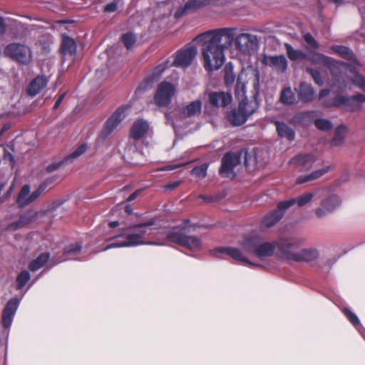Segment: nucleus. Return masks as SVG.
<instances>
[{"mask_svg":"<svg viewBox=\"0 0 365 365\" xmlns=\"http://www.w3.org/2000/svg\"><path fill=\"white\" fill-rule=\"evenodd\" d=\"M234 39L237 49L242 53L254 51L258 43L257 36L250 34L242 33L235 38L234 29L230 28L210 30L194 38L202 43V56L207 71L217 70L223 65L224 51L232 46Z\"/></svg>","mask_w":365,"mask_h":365,"instance_id":"nucleus-1","label":"nucleus"},{"mask_svg":"<svg viewBox=\"0 0 365 365\" xmlns=\"http://www.w3.org/2000/svg\"><path fill=\"white\" fill-rule=\"evenodd\" d=\"M153 222L140 223L120 228V233L108 239L110 242L103 248L106 251L113 248L135 247L140 245H164V243L145 241L146 235L150 234Z\"/></svg>","mask_w":365,"mask_h":365,"instance_id":"nucleus-2","label":"nucleus"},{"mask_svg":"<svg viewBox=\"0 0 365 365\" xmlns=\"http://www.w3.org/2000/svg\"><path fill=\"white\" fill-rule=\"evenodd\" d=\"M313 64L327 67L331 75V84L341 89L346 86V71L349 67V63L334 59L318 52H314L307 58Z\"/></svg>","mask_w":365,"mask_h":365,"instance_id":"nucleus-3","label":"nucleus"},{"mask_svg":"<svg viewBox=\"0 0 365 365\" xmlns=\"http://www.w3.org/2000/svg\"><path fill=\"white\" fill-rule=\"evenodd\" d=\"M240 245L245 252L260 259L272 256L277 249L276 241H264L256 234L245 236Z\"/></svg>","mask_w":365,"mask_h":365,"instance_id":"nucleus-4","label":"nucleus"},{"mask_svg":"<svg viewBox=\"0 0 365 365\" xmlns=\"http://www.w3.org/2000/svg\"><path fill=\"white\" fill-rule=\"evenodd\" d=\"M167 239L191 251H197L202 247L200 240L195 236L188 235L187 228L185 226L173 229L167 234Z\"/></svg>","mask_w":365,"mask_h":365,"instance_id":"nucleus-5","label":"nucleus"},{"mask_svg":"<svg viewBox=\"0 0 365 365\" xmlns=\"http://www.w3.org/2000/svg\"><path fill=\"white\" fill-rule=\"evenodd\" d=\"M202 109V103L200 101L197 100L191 102L186 107L182 109H178L175 110V115L176 119L173 120L170 113H166L165 117L167 123L172 125L174 129L179 127H183L187 123V118L194 117L200 113Z\"/></svg>","mask_w":365,"mask_h":365,"instance_id":"nucleus-6","label":"nucleus"},{"mask_svg":"<svg viewBox=\"0 0 365 365\" xmlns=\"http://www.w3.org/2000/svg\"><path fill=\"white\" fill-rule=\"evenodd\" d=\"M342 205V199L340 195L331 193L324 197L319 206L314 210V215L318 219L327 217L339 209Z\"/></svg>","mask_w":365,"mask_h":365,"instance_id":"nucleus-7","label":"nucleus"},{"mask_svg":"<svg viewBox=\"0 0 365 365\" xmlns=\"http://www.w3.org/2000/svg\"><path fill=\"white\" fill-rule=\"evenodd\" d=\"M19 301L16 298L11 299L5 305L1 314V324L3 329L1 332L0 339L6 340L9 334L10 327L17 312Z\"/></svg>","mask_w":365,"mask_h":365,"instance_id":"nucleus-8","label":"nucleus"},{"mask_svg":"<svg viewBox=\"0 0 365 365\" xmlns=\"http://www.w3.org/2000/svg\"><path fill=\"white\" fill-rule=\"evenodd\" d=\"M277 254L283 259L293 260L297 256L299 242L292 238H279L276 241Z\"/></svg>","mask_w":365,"mask_h":365,"instance_id":"nucleus-9","label":"nucleus"},{"mask_svg":"<svg viewBox=\"0 0 365 365\" xmlns=\"http://www.w3.org/2000/svg\"><path fill=\"white\" fill-rule=\"evenodd\" d=\"M294 204L295 200L294 199L279 202L276 210L264 217L260 224V228L262 230H265L274 226L281 220L285 210Z\"/></svg>","mask_w":365,"mask_h":365,"instance_id":"nucleus-10","label":"nucleus"},{"mask_svg":"<svg viewBox=\"0 0 365 365\" xmlns=\"http://www.w3.org/2000/svg\"><path fill=\"white\" fill-rule=\"evenodd\" d=\"M6 56L22 64H28L31 61V53L26 46L19 43H10L5 48Z\"/></svg>","mask_w":365,"mask_h":365,"instance_id":"nucleus-11","label":"nucleus"},{"mask_svg":"<svg viewBox=\"0 0 365 365\" xmlns=\"http://www.w3.org/2000/svg\"><path fill=\"white\" fill-rule=\"evenodd\" d=\"M240 155L234 153H227L222 158V164L220 169L221 175L224 178H234L236 175L235 168L240 165Z\"/></svg>","mask_w":365,"mask_h":365,"instance_id":"nucleus-12","label":"nucleus"},{"mask_svg":"<svg viewBox=\"0 0 365 365\" xmlns=\"http://www.w3.org/2000/svg\"><path fill=\"white\" fill-rule=\"evenodd\" d=\"M128 108V107L118 108L106 121L101 132V136L103 138H107L119 126L122 120L125 118L126 115L125 111Z\"/></svg>","mask_w":365,"mask_h":365,"instance_id":"nucleus-13","label":"nucleus"},{"mask_svg":"<svg viewBox=\"0 0 365 365\" xmlns=\"http://www.w3.org/2000/svg\"><path fill=\"white\" fill-rule=\"evenodd\" d=\"M175 93V86L168 82H162L159 84L155 95V102L158 106H167L171 102Z\"/></svg>","mask_w":365,"mask_h":365,"instance_id":"nucleus-14","label":"nucleus"},{"mask_svg":"<svg viewBox=\"0 0 365 365\" xmlns=\"http://www.w3.org/2000/svg\"><path fill=\"white\" fill-rule=\"evenodd\" d=\"M212 255L216 257H220V254H225L231 257L233 259L242 262L252 267H258V264L252 263L242 252V251L232 247H220L211 251Z\"/></svg>","mask_w":365,"mask_h":365,"instance_id":"nucleus-15","label":"nucleus"},{"mask_svg":"<svg viewBox=\"0 0 365 365\" xmlns=\"http://www.w3.org/2000/svg\"><path fill=\"white\" fill-rule=\"evenodd\" d=\"M197 52L195 46H188L176 53L173 64L177 67H187L195 58Z\"/></svg>","mask_w":365,"mask_h":365,"instance_id":"nucleus-16","label":"nucleus"},{"mask_svg":"<svg viewBox=\"0 0 365 365\" xmlns=\"http://www.w3.org/2000/svg\"><path fill=\"white\" fill-rule=\"evenodd\" d=\"M316 158L312 154H299L289 160V164L300 171L309 170L314 163Z\"/></svg>","mask_w":365,"mask_h":365,"instance_id":"nucleus-17","label":"nucleus"},{"mask_svg":"<svg viewBox=\"0 0 365 365\" xmlns=\"http://www.w3.org/2000/svg\"><path fill=\"white\" fill-rule=\"evenodd\" d=\"M262 63L277 73H282L287 69V60L284 56H265Z\"/></svg>","mask_w":365,"mask_h":365,"instance_id":"nucleus-18","label":"nucleus"},{"mask_svg":"<svg viewBox=\"0 0 365 365\" xmlns=\"http://www.w3.org/2000/svg\"><path fill=\"white\" fill-rule=\"evenodd\" d=\"M331 53H336L342 58L349 61L354 70H355L354 66H360L361 64L356 60V56L353 51L348 47L341 45H333L330 47Z\"/></svg>","mask_w":365,"mask_h":365,"instance_id":"nucleus-19","label":"nucleus"},{"mask_svg":"<svg viewBox=\"0 0 365 365\" xmlns=\"http://www.w3.org/2000/svg\"><path fill=\"white\" fill-rule=\"evenodd\" d=\"M150 130V125L148 121L143 119H138L133 124L130 136L133 139L138 140L145 137Z\"/></svg>","mask_w":365,"mask_h":365,"instance_id":"nucleus-20","label":"nucleus"},{"mask_svg":"<svg viewBox=\"0 0 365 365\" xmlns=\"http://www.w3.org/2000/svg\"><path fill=\"white\" fill-rule=\"evenodd\" d=\"M209 101L212 106L225 107L231 103L232 97L229 93L212 92L209 94Z\"/></svg>","mask_w":365,"mask_h":365,"instance_id":"nucleus-21","label":"nucleus"},{"mask_svg":"<svg viewBox=\"0 0 365 365\" xmlns=\"http://www.w3.org/2000/svg\"><path fill=\"white\" fill-rule=\"evenodd\" d=\"M295 90L299 99L303 103L311 102L315 97V92L312 86L306 82H302Z\"/></svg>","mask_w":365,"mask_h":365,"instance_id":"nucleus-22","label":"nucleus"},{"mask_svg":"<svg viewBox=\"0 0 365 365\" xmlns=\"http://www.w3.org/2000/svg\"><path fill=\"white\" fill-rule=\"evenodd\" d=\"M319 257V250L314 247H309L299 250L295 262H311L317 259Z\"/></svg>","mask_w":365,"mask_h":365,"instance_id":"nucleus-23","label":"nucleus"},{"mask_svg":"<svg viewBox=\"0 0 365 365\" xmlns=\"http://www.w3.org/2000/svg\"><path fill=\"white\" fill-rule=\"evenodd\" d=\"M48 83V79L43 76H38L29 84L28 93L34 96L37 95Z\"/></svg>","mask_w":365,"mask_h":365,"instance_id":"nucleus-24","label":"nucleus"},{"mask_svg":"<svg viewBox=\"0 0 365 365\" xmlns=\"http://www.w3.org/2000/svg\"><path fill=\"white\" fill-rule=\"evenodd\" d=\"M242 106L243 104L239 106L237 109H232L228 113L227 118L232 125L238 126L247 121V118L242 110Z\"/></svg>","mask_w":365,"mask_h":365,"instance_id":"nucleus-25","label":"nucleus"},{"mask_svg":"<svg viewBox=\"0 0 365 365\" xmlns=\"http://www.w3.org/2000/svg\"><path fill=\"white\" fill-rule=\"evenodd\" d=\"M142 156V153L138 151L133 144H128L125 148L123 158L125 161L130 164L138 165L140 162L138 161V158Z\"/></svg>","mask_w":365,"mask_h":365,"instance_id":"nucleus-26","label":"nucleus"},{"mask_svg":"<svg viewBox=\"0 0 365 365\" xmlns=\"http://www.w3.org/2000/svg\"><path fill=\"white\" fill-rule=\"evenodd\" d=\"M274 125L276 126L277 134L279 137L286 138L289 141H292L294 139V130L288 126L286 123L279 121H275Z\"/></svg>","mask_w":365,"mask_h":365,"instance_id":"nucleus-27","label":"nucleus"},{"mask_svg":"<svg viewBox=\"0 0 365 365\" xmlns=\"http://www.w3.org/2000/svg\"><path fill=\"white\" fill-rule=\"evenodd\" d=\"M170 66V62L166 61L162 63L161 64L156 66L150 73V75L144 81V82L140 85V87H145L144 84H148L150 82L153 83L155 81L158 80V78L161 76L163 73L169 68Z\"/></svg>","mask_w":365,"mask_h":365,"instance_id":"nucleus-28","label":"nucleus"},{"mask_svg":"<svg viewBox=\"0 0 365 365\" xmlns=\"http://www.w3.org/2000/svg\"><path fill=\"white\" fill-rule=\"evenodd\" d=\"M329 166L324 167L322 169L317 170L309 175H300L296 180V183L298 185L303 184L309 181L315 180L329 170Z\"/></svg>","mask_w":365,"mask_h":365,"instance_id":"nucleus-29","label":"nucleus"},{"mask_svg":"<svg viewBox=\"0 0 365 365\" xmlns=\"http://www.w3.org/2000/svg\"><path fill=\"white\" fill-rule=\"evenodd\" d=\"M345 109L349 110H355L360 107V104L365 102L364 94H357L351 97L344 96Z\"/></svg>","mask_w":365,"mask_h":365,"instance_id":"nucleus-30","label":"nucleus"},{"mask_svg":"<svg viewBox=\"0 0 365 365\" xmlns=\"http://www.w3.org/2000/svg\"><path fill=\"white\" fill-rule=\"evenodd\" d=\"M76 43L73 39L68 36H63L62 39L61 50L63 56H71L76 52Z\"/></svg>","mask_w":365,"mask_h":365,"instance_id":"nucleus-31","label":"nucleus"},{"mask_svg":"<svg viewBox=\"0 0 365 365\" xmlns=\"http://www.w3.org/2000/svg\"><path fill=\"white\" fill-rule=\"evenodd\" d=\"M49 257L50 255L48 252L41 254L36 259L29 263V269L32 272L38 270L48 261Z\"/></svg>","mask_w":365,"mask_h":365,"instance_id":"nucleus-32","label":"nucleus"},{"mask_svg":"<svg viewBox=\"0 0 365 365\" xmlns=\"http://www.w3.org/2000/svg\"><path fill=\"white\" fill-rule=\"evenodd\" d=\"M82 249V246L78 243L71 244L67 246L63 252V259L61 261L74 259L75 256L78 255Z\"/></svg>","mask_w":365,"mask_h":365,"instance_id":"nucleus-33","label":"nucleus"},{"mask_svg":"<svg viewBox=\"0 0 365 365\" xmlns=\"http://www.w3.org/2000/svg\"><path fill=\"white\" fill-rule=\"evenodd\" d=\"M284 47L287 56L291 61L307 59V55L305 53L300 50L294 49L290 44L286 43Z\"/></svg>","mask_w":365,"mask_h":365,"instance_id":"nucleus-34","label":"nucleus"},{"mask_svg":"<svg viewBox=\"0 0 365 365\" xmlns=\"http://www.w3.org/2000/svg\"><path fill=\"white\" fill-rule=\"evenodd\" d=\"M244 114L245 115V117L247 118L250 115H252L257 108V104L256 101H249L247 98H245L242 99L240 103L239 106H242Z\"/></svg>","mask_w":365,"mask_h":365,"instance_id":"nucleus-35","label":"nucleus"},{"mask_svg":"<svg viewBox=\"0 0 365 365\" xmlns=\"http://www.w3.org/2000/svg\"><path fill=\"white\" fill-rule=\"evenodd\" d=\"M280 101L285 105H293L297 103L295 95L289 87L282 91Z\"/></svg>","mask_w":365,"mask_h":365,"instance_id":"nucleus-36","label":"nucleus"},{"mask_svg":"<svg viewBox=\"0 0 365 365\" xmlns=\"http://www.w3.org/2000/svg\"><path fill=\"white\" fill-rule=\"evenodd\" d=\"M346 133V127L344 125H339L334 132V136L331 141V145L334 146L340 145L345 138V135Z\"/></svg>","mask_w":365,"mask_h":365,"instance_id":"nucleus-37","label":"nucleus"},{"mask_svg":"<svg viewBox=\"0 0 365 365\" xmlns=\"http://www.w3.org/2000/svg\"><path fill=\"white\" fill-rule=\"evenodd\" d=\"M347 71L354 73V76L350 78L352 83L365 91V77L355 71L351 65H349Z\"/></svg>","mask_w":365,"mask_h":365,"instance_id":"nucleus-38","label":"nucleus"},{"mask_svg":"<svg viewBox=\"0 0 365 365\" xmlns=\"http://www.w3.org/2000/svg\"><path fill=\"white\" fill-rule=\"evenodd\" d=\"M344 101H346L344 98V96H336L332 99L324 101L322 103V106L324 108H330V107H341L345 108Z\"/></svg>","mask_w":365,"mask_h":365,"instance_id":"nucleus-39","label":"nucleus"},{"mask_svg":"<svg viewBox=\"0 0 365 365\" xmlns=\"http://www.w3.org/2000/svg\"><path fill=\"white\" fill-rule=\"evenodd\" d=\"M342 313L344 314V316L346 317V319L349 320V322L356 328L359 329V327H361V323L359 321V319L356 316V314L352 312L349 309L344 307L341 309Z\"/></svg>","mask_w":365,"mask_h":365,"instance_id":"nucleus-40","label":"nucleus"},{"mask_svg":"<svg viewBox=\"0 0 365 365\" xmlns=\"http://www.w3.org/2000/svg\"><path fill=\"white\" fill-rule=\"evenodd\" d=\"M30 192V187L28 185H25L21 189L19 194L17 197V203L21 207H24L28 205V198H25Z\"/></svg>","mask_w":365,"mask_h":365,"instance_id":"nucleus-41","label":"nucleus"},{"mask_svg":"<svg viewBox=\"0 0 365 365\" xmlns=\"http://www.w3.org/2000/svg\"><path fill=\"white\" fill-rule=\"evenodd\" d=\"M315 127L322 131H329L332 128V123L325 118H317L314 121Z\"/></svg>","mask_w":365,"mask_h":365,"instance_id":"nucleus-42","label":"nucleus"},{"mask_svg":"<svg viewBox=\"0 0 365 365\" xmlns=\"http://www.w3.org/2000/svg\"><path fill=\"white\" fill-rule=\"evenodd\" d=\"M30 279L31 275L29 271H21L16 277L17 289H22L26 285V284L29 281Z\"/></svg>","mask_w":365,"mask_h":365,"instance_id":"nucleus-43","label":"nucleus"},{"mask_svg":"<svg viewBox=\"0 0 365 365\" xmlns=\"http://www.w3.org/2000/svg\"><path fill=\"white\" fill-rule=\"evenodd\" d=\"M210 0H188L184 6V11L190 9H195L205 6Z\"/></svg>","mask_w":365,"mask_h":365,"instance_id":"nucleus-44","label":"nucleus"},{"mask_svg":"<svg viewBox=\"0 0 365 365\" xmlns=\"http://www.w3.org/2000/svg\"><path fill=\"white\" fill-rule=\"evenodd\" d=\"M122 41L127 49H130L135 43L136 37L134 34L128 32L121 37Z\"/></svg>","mask_w":365,"mask_h":365,"instance_id":"nucleus-45","label":"nucleus"},{"mask_svg":"<svg viewBox=\"0 0 365 365\" xmlns=\"http://www.w3.org/2000/svg\"><path fill=\"white\" fill-rule=\"evenodd\" d=\"M314 195L312 192H306L297 199L293 198L295 200V203L297 204L298 207H303L309 203L314 197Z\"/></svg>","mask_w":365,"mask_h":365,"instance_id":"nucleus-46","label":"nucleus"},{"mask_svg":"<svg viewBox=\"0 0 365 365\" xmlns=\"http://www.w3.org/2000/svg\"><path fill=\"white\" fill-rule=\"evenodd\" d=\"M303 38L306 43L308 46V48L313 49H319V44L316 41V39L313 37V36L310 33H307L303 36Z\"/></svg>","mask_w":365,"mask_h":365,"instance_id":"nucleus-47","label":"nucleus"},{"mask_svg":"<svg viewBox=\"0 0 365 365\" xmlns=\"http://www.w3.org/2000/svg\"><path fill=\"white\" fill-rule=\"evenodd\" d=\"M306 71L312 76L315 83L319 86H322L324 84V81L319 71L312 68H307Z\"/></svg>","mask_w":365,"mask_h":365,"instance_id":"nucleus-48","label":"nucleus"},{"mask_svg":"<svg viewBox=\"0 0 365 365\" xmlns=\"http://www.w3.org/2000/svg\"><path fill=\"white\" fill-rule=\"evenodd\" d=\"M207 165L203 164L194 168L191 170V174L199 178H204L207 175Z\"/></svg>","mask_w":365,"mask_h":365,"instance_id":"nucleus-49","label":"nucleus"},{"mask_svg":"<svg viewBox=\"0 0 365 365\" xmlns=\"http://www.w3.org/2000/svg\"><path fill=\"white\" fill-rule=\"evenodd\" d=\"M87 148L88 146L86 143L79 145L65 160L67 161L81 156L86 151Z\"/></svg>","mask_w":365,"mask_h":365,"instance_id":"nucleus-50","label":"nucleus"},{"mask_svg":"<svg viewBox=\"0 0 365 365\" xmlns=\"http://www.w3.org/2000/svg\"><path fill=\"white\" fill-rule=\"evenodd\" d=\"M46 188V183L41 184L39 187L36 190H34L28 197V205L35 200Z\"/></svg>","mask_w":365,"mask_h":365,"instance_id":"nucleus-51","label":"nucleus"},{"mask_svg":"<svg viewBox=\"0 0 365 365\" xmlns=\"http://www.w3.org/2000/svg\"><path fill=\"white\" fill-rule=\"evenodd\" d=\"M26 220L27 219H26V215L21 216L19 221H16V222L9 224L7 227V229L9 230H12V231L16 230L20 228L21 227H22L23 225H24L26 223Z\"/></svg>","mask_w":365,"mask_h":365,"instance_id":"nucleus-52","label":"nucleus"},{"mask_svg":"<svg viewBox=\"0 0 365 365\" xmlns=\"http://www.w3.org/2000/svg\"><path fill=\"white\" fill-rule=\"evenodd\" d=\"M118 3L115 1L111 2L105 6L104 11L107 13H112L117 10Z\"/></svg>","mask_w":365,"mask_h":365,"instance_id":"nucleus-53","label":"nucleus"},{"mask_svg":"<svg viewBox=\"0 0 365 365\" xmlns=\"http://www.w3.org/2000/svg\"><path fill=\"white\" fill-rule=\"evenodd\" d=\"M187 163H189V161H185V162H183L182 163H178V164L168 165V166H166L164 168V170H172L180 168V167L183 166V165H185Z\"/></svg>","mask_w":365,"mask_h":365,"instance_id":"nucleus-54","label":"nucleus"},{"mask_svg":"<svg viewBox=\"0 0 365 365\" xmlns=\"http://www.w3.org/2000/svg\"><path fill=\"white\" fill-rule=\"evenodd\" d=\"M180 185V182L179 181H174V182H172L169 184H167L163 186V188L165 190H173L175 188H176L177 187H178Z\"/></svg>","mask_w":365,"mask_h":365,"instance_id":"nucleus-55","label":"nucleus"},{"mask_svg":"<svg viewBox=\"0 0 365 365\" xmlns=\"http://www.w3.org/2000/svg\"><path fill=\"white\" fill-rule=\"evenodd\" d=\"M63 163V162H60L58 163H53V164L49 165L47 166L46 170L48 173L53 172L55 170L58 169Z\"/></svg>","mask_w":365,"mask_h":365,"instance_id":"nucleus-56","label":"nucleus"},{"mask_svg":"<svg viewBox=\"0 0 365 365\" xmlns=\"http://www.w3.org/2000/svg\"><path fill=\"white\" fill-rule=\"evenodd\" d=\"M329 93H330V91L327 88L321 90L319 93V99L321 100V99L324 98V97L328 96L329 94Z\"/></svg>","mask_w":365,"mask_h":365,"instance_id":"nucleus-57","label":"nucleus"},{"mask_svg":"<svg viewBox=\"0 0 365 365\" xmlns=\"http://www.w3.org/2000/svg\"><path fill=\"white\" fill-rule=\"evenodd\" d=\"M140 192V190L135 191L130 195H129V197L127 198V201L130 202V201L134 200L138 197V195H139Z\"/></svg>","mask_w":365,"mask_h":365,"instance_id":"nucleus-58","label":"nucleus"},{"mask_svg":"<svg viewBox=\"0 0 365 365\" xmlns=\"http://www.w3.org/2000/svg\"><path fill=\"white\" fill-rule=\"evenodd\" d=\"M64 96H65V94H61L58 98L57 99V101H56L54 106H53V109H57L58 108V106H60L61 101H63V99L64 98Z\"/></svg>","mask_w":365,"mask_h":365,"instance_id":"nucleus-59","label":"nucleus"},{"mask_svg":"<svg viewBox=\"0 0 365 365\" xmlns=\"http://www.w3.org/2000/svg\"><path fill=\"white\" fill-rule=\"evenodd\" d=\"M5 31V23L4 19L0 17V35H2Z\"/></svg>","mask_w":365,"mask_h":365,"instance_id":"nucleus-60","label":"nucleus"},{"mask_svg":"<svg viewBox=\"0 0 365 365\" xmlns=\"http://www.w3.org/2000/svg\"><path fill=\"white\" fill-rule=\"evenodd\" d=\"M235 80V77L231 75V76H229V75H226L225 76V81L227 83H232Z\"/></svg>","mask_w":365,"mask_h":365,"instance_id":"nucleus-61","label":"nucleus"},{"mask_svg":"<svg viewBox=\"0 0 365 365\" xmlns=\"http://www.w3.org/2000/svg\"><path fill=\"white\" fill-rule=\"evenodd\" d=\"M110 228H115L119 225V222L118 221H112L108 224Z\"/></svg>","mask_w":365,"mask_h":365,"instance_id":"nucleus-62","label":"nucleus"},{"mask_svg":"<svg viewBox=\"0 0 365 365\" xmlns=\"http://www.w3.org/2000/svg\"><path fill=\"white\" fill-rule=\"evenodd\" d=\"M8 158H9V159L11 162H14V156H13L11 154L9 153V154H8Z\"/></svg>","mask_w":365,"mask_h":365,"instance_id":"nucleus-63","label":"nucleus"},{"mask_svg":"<svg viewBox=\"0 0 365 365\" xmlns=\"http://www.w3.org/2000/svg\"><path fill=\"white\" fill-rule=\"evenodd\" d=\"M326 262L328 264L329 267H330L331 265V260L330 259H327L326 260Z\"/></svg>","mask_w":365,"mask_h":365,"instance_id":"nucleus-64","label":"nucleus"}]
</instances>
